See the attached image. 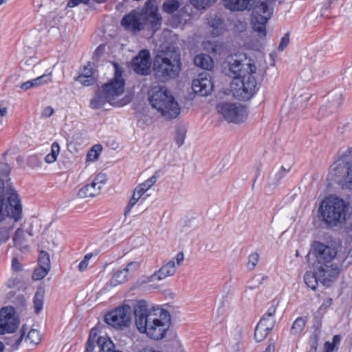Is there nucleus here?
Listing matches in <instances>:
<instances>
[{"label":"nucleus","instance_id":"obj_60","mask_svg":"<svg viewBox=\"0 0 352 352\" xmlns=\"http://www.w3.org/2000/svg\"><path fill=\"white\" fill-rule=\"evenodd\" d=\"M312 349L314 352H316L317 351V340H316L315 342L312 344Z\"/></svg>","mask_w":352,"mask_h":352},{"label":"nucleus","instance_id":"obj_13","mask_svg":"<svg viewBox=\"0 0 352 352\" xmlns=\"http://www.w3.org/2000/svg\"><path fill=\"white\" fill-rule=\"evenodd\" d=\"M104 321L109 325L119 329L129 327L131 322V308L128 305H122L104 316Z\"/></svg>","mask_w":352,"mask_h":352},{"label":"nucleus","instance_id":"obj_30","mask_svg":"<svg viewBox=\"0 0 352 352\" xmlns=\"http://www.w3.org/2000/svg\"><path fill=\"white\" fill-rule=\"evenodd\" d=\"M306 324L305 318L299 317L295 320L291 328V333L294 335L300 334Z\"/></svg>","mask_w":352,"mask_h":352},{"label":"nucleus","instance_id":"obj_40","mask_svg":"<svg viewBox=\"0 0 352 352\" xmlns=\"http://www.w3.org/2000/svg\"><path fill=\"white\" fill-rule=\"evenodd\" d=\"M38 265L50 269V255L45 251H41L38 256Z\"/></svg>","mask_w":352,"mask_h":352},{"label":"nucleus","instance_id":"obj_8","mask_svg":"<svg viewBox=\"0 0 352 352\" xmlns=\"http://www.w3.org/2000/svg\"><path fill=\"white\" fill-rule=\"evenodd\" d=\"M114 76L102 87V91L107 98L108 103L116 107H122L131 101L129 96L122 97L124 91L125 81L122 77L123 70L116 63H113Z\"/></svg>","mask_w":352,"mask_h":352},{"label":"nucleus","instance_id":"obj_4","mask_svg":"<svg viewBox=\"0 0 352 352\" xmlns=\"http://www.w3.org/2000/svg\"><path fill=\"white\" fill-rule=\"evenodd\" d=\"M162 18L158 13V6L155 0H148L141 11L133 10L123 17L121 25L128 31L137 32L146 25L157 30Z\"/></svg>","mask_w":352,"mask_h":352},{"label":"nucleus","instance_id":"obj_28","mask_svg":"<svg viewBox=\"0 0 352 352\" xmlns=\"http://www.w3.org/2000/svg\"><path fill=\"white\" fill-rule=\"evenodd\" d=\"M107 102H108L107 98L101 91L91 100L90 107L92 109H98L103 107Z\"/></svg>","mask_w":352,"mask_h":352},{"label":"nucleus","instance_id":"obj_48","mask_svg":"<svg viewBox=\"0 0 352 352\" xmlns=\"http://www.w3.org/2000/svg\"><path fill=\"white\" fill-rule=\"evenodd\" d=\"M23 265L16 258H13L12 260V271L14 272H19L22 271Z\"/></svg>","mask_w":352,"mask_h":352},{"label":"nucleus","instance_id":"obj_44","mask_svg":"<svg viewBox=\"0 0 352 352\" xmlns=\"http://www.w3.org/2000/svg\"><path fill=\"white\" fill-rule=\"evenodd\" d=\"M140 266V263L138 261H131L129 263L123 270L126 271V274H131L136 272Z\"/></svg>","mask_w":352,"mask_h":352},{"label":"nucleus","instance_id":"obj_17","mask_svg":"<svg viewBox=\"0 0 352 352\" xmlns=\"http://www.w3.org/2000/svg\"><path fill=\"white\" fill-rule=\"evenodd\" d=\"M106 181L107 176L105 174H98L91 184L85 185L78 190V197L80 199H85L98 195Z\"/></svg>","mask_w":352,"mask_h":352},{"label":"nucleus","instance_id":"obj_2","mask_svg":"<svg viewBox=\"0 0 352 352\" xmlns=\"http://www.w3.org/2000/svg\"><path fill=\"white\" fill-rule=\"evenodd\" d=\"M223 69L227 75L234 78L230 85V92L233 97L247 100L258 91L256 66L245 54L229 56Z\"/></svg>","mask_w":352,"mask_h":352},{"label":"nucleus","instance_id":"obj_38","mask_svg":"<svg viewBox=\"0 0 352 352\" xmlns=\"http://www.w3.org/2000/svg\"><path fill=\"white\" fill-rule=\"evenodd\" d=\"M102 151V146L100 145H94L87 153V161L94 162L98 159L100 152Z\"/></svg>","mask_w":352,"mask_h":352},{"label":"nucleus","instance_id":"obj_57","mask_svg":"<svg viewBox=\"0 0 352 352\" xmlns=\"http://www.w3.org/2000/svg\"><path fill=\"white\" fill-rule=\"evenodd\" d=\"M8 113V109L0 104V116L5 117Z\"/></svg>","mask_w":352,"mask_h":352},{"label":"nucleus","instance_id":"obj_12","mask_svg":"<svg viewBox=\"0 0 352 352\" xmlns=\"http://www.w3.org/2000/svg\"><path fill=\"white\" fill-rule=\"evenodd\" d=\"M218 113L227 122L241 124L248 118L247 109L240 104L223 102L217 107Z\"/></svg>","mask_w":352,"mask_h":352},{"label":"nucleus","instance_id":"obj_49","mask_svg":"<svg viewBox=\"0 0 352 352\" xmlns=\"http://www.w3.org/2000/svg\"><path fill=\"white\" fill-rule=\"evenodd\" d=\"M289 36L288 34H285L284 36L280 40L279 43L278 50L283 52L285 48L289 45Z\"/></svg>","mask_w":352,"mask_h":352},{"label":"nucleus","instance_id":"obj_62","mask_svg":"<svg viewBox=\"0 0 352 352\" xmlns=\"http://www.w3.org/2000/svg\"><path fill=\"white\" fill-rule=\"evenodd\" d=\"M4 344L3 342H0V352H3L4 351Z\"/></svg>","mask_w":352,"mask_h":352},{"label":"nucleus","instance_id":"obj_22","mask_svg":"<svg viewBox=\"0 0 352 352\" xmlns=\"http://www.w3.org/2000/svg\"><path fill=\"white\" fill-rule=\"evenodd\" d=\"M204 50L211 52L213 54H221L224 52L223 44L216 40L205 39L201 43Z\"/></svg>","mask_w":352,"mask_h":352},{"label":"nucleus","instance_id":"obj_9","mask_svg":"<svg viewBox=\"0 0 352 352\" xmlns=\"http://www.w3.org/2000/svg\"><path fill=\"white\" fill-rule=\"evenodd\" d=\"M153 108L155 109L166 119L177 118L181 111V107L173 95L164 87L154 91L149 98Z\"/></svg>","mask_w":352,"mask_h":352},{"label":"nucleus","instance_id":"obj_43","mask_svg":"<svg viewBox=\"0 0 352 352\" xmlns=\"http://www.w3.org/2000/svg\"><path fill=\"white\" fill-rule=\"evenodd\" d=\"M275 322V318H271L263 315V316L261 318L258 323H263V325L265 327H267L268 329L272 330L274 327Z\"/></svg>","mask_w":352,"mask_h":352},{"label":"nucleus","instance_id":"obj_47","mask_svg":"<svg viewBox=\"0 0 352 352\" xmlns=\"http://www.w3.org/2000/svg\"><path fill=\"white\" fill-rule=\"evenodd\" d=\"M20 283V279L16 276H12L6 282L8 288H14Z\"/></svg>","mask_w":352,"mask_h":352},{"label":"nucleus","instance_id":"obj_10","mask_svg":"<svg viewBox=\"0 0 352 352\" xmlns=\"http://www.w3.org/2000/svg\"><path fill=\"white\" fill-rule=\"evenodd\" d=\"M153 70L157 78L166 81L175 78L180 72V56L177 52L156 56Z\"/></svg>","mask_w":352,"mask_h":352},{"label":"nucleus","instance_id":"obj_56","mask_svg":"<svg viewBox=\"0 0 352 352\" xmlns=\"http://www.w3.org/2000/svg\"><path fill=\"white\" fill-rule=\"evenodd\" d=\"M331 304H332V299L331 298H328L323 301V302L320 305L319 309L322 310V309H327L329 307H330L331 305Z\"/></svg>","mask_w":352,"mask_h":352},{"label":"nucleus","instance_id":"obj_33","mask_svg":"<svg viewBox=\"0 0 352 352\" xmlns=\"http://www.w3.org/2000/svg\"><path fill=\"white\" fill-rule=\"evenodd\" d=\"M271 330L263 325V323H258L254 332V338L257 342L263 340Z\"/></svg>","mask_w":352,"mask_h":352},{"label":"nucleus","instance_id":"obj_24","mask_svg":"<svg viewBox=\"0 0 352 352\" xmlns=\"http://www.w3.org/2000/svg\"><path fill=\"white\" fill-rule=\"evenodd\" d=\"M45 290L44 287H39L37 288L36 292L34 294L33 303L34 311L36 314L40 313L43 309L44 299H45Z\"/></svg>","mask_w":352,"mask_h":352},{"label":"nucleus","instance_id":"obj_39","mask_svg":"<svg viewBox=\"0 0 352 352\" xmlns=\"http://www.w3.org/2000/svg\"><path fill=\"white\" fill-rule=\"evenodd\" d=\"M50 268L39 266L36 267L32 274V278L34 280H41L45 277L50 271Z\"/></svg>","mask_w":352,"mask_h":352},{"label":"nucleus","instance_id":"obj_46","mask_svg":"<svg viewBox=\"0 0 352 352\" xmlns=\"http://www.w3.org/2000/svg\"><path fill=\"white\" fill-rule=\"evenodd\" d=\"M77 80L85 86H89L94 83L95 79L94 76H78Z\"/></svg>","mask_w":352,"mask_h":352},{"label":"nucleus","instance_id":"obj_14","mask_svg":"<svg viewBox=\"0 0 352 352\" xmlns=\"http://www.w3.org/2000/svg\"><path fill=\"white\" fill-rule=\"evenodd\" d=\"M19 324V316L12 307H5L0 309V334L14 332Z\"/></svg>","mask_w":352,"mask_h":352},{"label":"nucleus","instance_id":"obj_52","mask_svg":"<svg viewBox=\"0 0 352 352\" xmlns=\"http://www.w3.org/2000/svg\"><path fill=\"white\" fill-rule=\"evenodd\" d=\"M96 334H93V332L91 331V333H90V336H89V338L87 342V350H91L93 348H94V343L96 340Z\"/></svg>","mask_w":352,"mask_h":352},{"label":"nucleus","instance_id":"obj_26","mask_svg":"<svg viewBox=\"0 0 352 352\" xmlns=\"http://www.w3.org/2000/svg\"><path fill=\"white\" fill-rule=\"evenodd\" d=\"M25 232L22 229H17L13 238L14 245L23 250L28 248L25 242Z\"/></svg>","mask_w":352,"mask_h":352},{"label":"nucleus","instance_id":"obj_23","mask_svg":"<svg viewBox=\"0 0 352 352\" xmlns=\"http://www.w3.org/2000/svg\"><path fill=\"white\" fill-rule=\"evenodd\" d=\"M194 63L197 67L207 70L211 69L214 65L212 58L203 54L197 55L194 58Z\"/></svg>","mask_w":352,"mask_h":352},{"label":"nucleus","instance_id":"obj_7","mask_svg":"<svg viewBox=\"0 0 352 352\" xmlns=\"http://www.w3.org/2000/svg\"><path fill=\"white\" fill-rule=\"evenodd\" d=\"M328 176L342 190L352 192V146L340 151L339 159L331 166Z\"/></svg>","mask_w":352,"mask_h":352},{"label":"nucleus","instance_id":"obj_58","mask_svg":"<svg viewBox=\"0 0 352 352\" xmlns=\"http://www.w3.org/2000/svg\"><path fill=\"white\" fill-rule=\"evenodd\" d=\"M245 28H246V23L245 22L239 21L238 30L240 32H243V31H244L245 30Z\"/></svg>","mask_w":352,"mask_h":352},{"label":"nucleus","instance_id":"obj_31","mask_svg":"<svg viewBox=\"0 0 352 352\" xmlns=\"http://www.w3.org/2000/svg\"><path fill=\"white\" fill-rule=\"evenodd\" d=\"M34 83V87H39L41 86H43L52 80V72H49L47 74H44L36 78L32 79Z\"/></svg>","mask_w":352,"mask_h":352},{"label":"nucleus","instance_id":"obj_18","mask_svg":"<svg viewBox=\"0 0 352 352\" xmlns=\"http://www.w3.org/2000/svg\"><path fill=\"white\" fill-rule=\"evenodd\" d=\"M213 82L207 73L200 74L192 82V89L195 94L201 96H207L213 91Z\"/></svg>","mask_w":352,"mask_h":352},{"label":"nucleus","instance_id":"obj_19","mask_svg":"<svg viewBox=\"0 0 352 352\" xmlns=\"http://www.w3.org/2000/svg\"><path fill=\"white\" fill-rule=\"evenodd\" d=\"M151 61L148 50H143L133 58L131 67L137 74L147 75L151 70Z\"/></svg>","mask_w":352,"mask_h":352},{"label":"nucleus","instance_id":"obj_20","mask_svg":"<svg viewBox=\"0 0 352 352\" xmlns=\"http://www.w3.org/2000/svg\"><path fill=\"white\" fill-rule=\"evenodd\" d=\"M256 0H222L223 5L231 12L250 10Z\"/></svg>","mask_w":352,"mask_h":352},{"label":"nucleus","instance_id":"obj_16","mask_svg":"<svg viewBox=\"0 0 352 352\" xmlns=\"http://www.w3.org/2000/svg\"><path fill=\"white\" fill-rule=\"evenodd\" d=\"M156 182L157 176L152 175L144 182L140 184L134 189L132 197L129 200L126 207L124 209V216H127L130 213L131 209L134 207L137 202L142 198L143 195L156 183Z\"/></svg>","mask_w":352,"mask_h":352},{"label":"nucleus","instance_id":"obj_11","mask_svg":"<svg viewBox=\"0 0 352 352\" xmlns=\"http://www.w3.org/2000/svg\"><path fill=\"white\" fill-rule=\"evenodd\" d=\"M274 11V2L272 0H260L253 8L250 23L256 36L264 39L267 36L266 25L271 19Z\"/></svg>","mask_w":352,"mask_h":352},{"label":"nucleus","instance_id":"obj_42","mask_svg":"<svg viewBox=\"0 0 352 352\" xmlns=\"http://www.w3.org/2000/svg\"><path fill=\"white\" fill-rule=\"evenodd\" d=\"M278 306V301L274 300L271 302L270 307H268L266 313L264 314L265 316L271 318H275V314L276 311V309Z\"/></svg>","mask_w":352,"mask_h":352},{"label":"nucleus","instance_id":"obj_34","mask_svg":"<svg viewBox=\"0 0 352 352\" xmlns=\"http://www.w3.org/2000/svg\"><path fill=\"white\" fill-rule=\"evenodd\" d=\"M41 336L40 332L36 329H31L25 338V342L32 345L38 344Z\"/></svg>","mask_w":352,"mask_h":352},{"label":"nucleus","instance_id":"obj_27","mask_svg":"<svg viewBox=\"0 0 352 352\" xmlns=\"http://www.w3.org/2000/svg\"><path fill=\"white\" fill-rule=\"evenodd\" d=\"M341 339V336H334L331 342L327 341L324 343L322 352H336L340 344Z\"/></svg>","mask_w":352,"mask_h":352},{"label":"nucleus","instance_id":"obj_41","mask_svg":"<svg viewBox=\"0 0 352 352\" xmlns=\"http://www.w3.org/2000/svg\"><path fill=\"white\" fill-rule=\"evenodd\" d=\"M259 260V255L256 252L251 253L248 256L247 267L250 270H252L256 266Z\"/></svg>","mask_w":352,"mask_h":352},{"label":"nucleus","instance_id":"obj_36","mask_svg":"<svg viewBox=\"0 0 352 352\" xmlns=\"http://www.w3.org/2000/svg\"><path fill=\"white\" fill-rule=\"evenodd\" d=\"M294 98L297 102L305 103L310 99L311 94L307 89H302L296 92Z\"/></svg>","mask_w":352,"mask_h":352},{"label":"nucleus","instance_id":"obj_64","mask_svg":"<svg viewBox=\"0 0 352 352\" xmlns=\"http://www.w3.org/2000/svg\"><path fill=\"white\" fill-rule=\"evenodd\" d=\"M8 1V0H0V5L6 3Z\"/></svg>","mask_w":352,"mask_h":352},{"label":"nucleus","instance_id":"obj_5","mask_svg":"<svg viewBox=\"0 0 352 352\" xmlns=\"http://www.w3.org/2000/svg\"><path fill=\"white\" fill-rule=\"evenodd\" d=\"M349 208V203L344 199L336 195H329L322 201L319 212L325 224L337 226L346 221Z\"/></svg>","mask_w":352,"mask_h":352},{"label":"nucleus","instance_id":"obj_45","mask_svg":"<svg viewBox=\"0 0 352 352\" xmlns=\"http://www.w3.org/2000/svg\"><path fill=\"white\" fill-rule=\"evenodd\" d=\"M91 257V254H87L84 256L82 260L78 264V268L80 272H84L87 268Z\"/></svg>","mask_w":352,"mask_h":352},{"label":"nucleus","instance_id":"obj_50","mask_svg":"<svg viewBox=\"0 0 352 352\" xmlns=\"http://www.w3.org/2000/svg\"><path fill=\"white\" fill-rule=\"evenodd\" d=\"M10 237V230L6 228L0 230V243L6 241Z\"/></svg>","mask_w":352,"mask_h":352},{"label":"nucleus","instance_id":"obj_37","mask_svg":"<svg viewBox=\"0 0 352 352\" xmlns=\"http://www.w3.org/2000/svg\"><path fill=\"white\" fill-rule=\"evenodd\" d=\"M187 129L184 126H179L177 129L175 142L178 146H181L185 140Z\"/></svg>","mask_w":352,"mask_h":352},{"label":"nucleus","instance_id":"obj_1","mask_svg":"<svg viewBox=\"0 0 352 352\" xmlns=\"http://www.w3.org/2000/svg\"><path fill=\"white\" fill-rule=\"evenodd\" d=\"M313 252L316 258L314 272H307L304 275L305 284L313 290L318 282L324 286H331L337 280L341 270L352 263V248L346 252L342 248L316 241L313 245Z\"/></svg>","mask_w":352,"mask_h":352},{"label":"nucleus","instance_id":"obj_63","mask_svg":"<svg viewBox=\"0 0 352 352\" xmlns=\"http://www.w3.org/2000/svg\"><path fill=\"white\" fill-rule=\"evenodd\" d=\"M94 1H96V3H102L104 1H105L106 0H94Z\"/></svg>","mask_w":352,"mask_h":352},{"label":"nucleus","instance_id":"obj_35","mask_svg":"<svg viewBox=\"0 0 352 352\" xmlns=\"http://www.w3.org/2000/svg\"><path fill=\"white\" fill-rule=\"evenodd\" d=\"M179 2L177 0H168L163 3V10L168 14H172L179 8Z\"/></svg>","mask_w":352,"mask_h":352},{"label":"nucleus","instance_id":"obj_15","mask_svg":"<svg viewBox=\"0 0 352 352\" xmlns=\"http://www.w3.org/2000/svg\"><path fill=\"white\" fill-rule=\"evenodd\" d=\"M184 258V254L179 252L171 260L163 265L159 270L150 276L148 278V281H160L167 277L173 276L176 272L177 267L182 264Z\"/></svg>","mask_w":352,"mask_h":352},{"label":"nucleus","instance_id":"obj_51","mask_svg":"<svg viewBox=\"0 0 352 352\" xmlns=\"http://www.w3.org/2000/svg\"><path fill=\"white\" fill-rule=\"evenodd\" d=\"M89 2V0H69L67 3V6L69 8H74L80 3L88 4Z\"/></svg>","mask_w":352,"mask_h":352},{"label":"nucleus","instance_id":"obj_3","mask_svg":"<svg viewBox=\"0 0 352 352\" xmlns=\"http://www.w3.org/2000/svg\"><path fill=\"white\" fill-rule=\"evenodd\" d=\"M135 324L148 338L159 341L166 338L171 324L169 311L145 300L138 301L133 308Z\"/></svg>","mask_w":352,"mask_h":352},{"label":"nucleus","instance_id":"obj_61","mask_svg":"<svg viewBox=\"0 0 352 352\" xmlns=\"http://www.w3.org/2000/svg\"><path fill=\"white\" fill-rule=\"evenodd\" d=\"M138 352H151V351L150 349H148L144 348V349H142L141 350H140Z\"/></svg>","mask_w":352,"mask_h":352},{"label":"nucleus","instance_id":"obj_53","mask_svg":"<svg viewBox=\"0 0 352 352\" xmlns=\"http://www.w3.org/2000/svg\"><path fill=\"white\" fill-rule=\"evenodd\" d=\"M53 113L54 109L50 106H47L43 109L41 115L44 118H50L53 115Z\"/></svg>","mask_w":352,"mask_h":352},{"label":"nucleus","instance_id":"obj_59","mask_svg":"<svg viewBox=\"0 0 352 352\" xmlns=\"http://www.w3.org/2000/svg\"><path fill=\"white\" fill-rule=\"evenodd\" d=\"M275 346L273 344H269L263 352H274Z\"/></svg>","mask_w":352,"mask_h":352},{"label":"nucleus","instance_id":"obj_21","mask_svg":"<svg viewBox=\"0 0 352 352\" xmlns=\"http://www.w3.org/2000/svg\"><path fill=\"white\" fill-rule=\"evenodd\" d=\"M207 23L211 28V34L213 36H219L226 31L223 21L217 16H209L207 18Z\"/></svg>","mask_w":352,"mask_h":352},{"label":"nucleus","instance_id":"obj_6","mask_svg":"<svg viewBox=\"0 0 352 352\" xmlns=\"http://www.w3.org/2000/svg\"><path fill=\"white\" fill-rule=\"evenodd\" d=\"M7 218L17 222L22 218V204L16 190L0 178V223Z\"/></svg>","mask_w":352,"mask_h":352},{"label":"nucleus","instance_id":"obj_32","mask_svg":"<svg viewBox=\"0 0 352 352\" xmlns=\"http://www.w3.org/2000/svg\"><path fill=\"white\" fill-rule=\"evenodd\" d=\"M190 3L197 10H206L214 5L218 0H190Z\"/></svg>","mask_w":352,"mask_h":352},{"label":"nucleus","instance_id":"obj_25","mask_svg":"<svg viewBox=\"0 0 352 352\" xmlns=\"http://www.w3.org/2000/svg\"><path fill=\"white\" fill-rule=\"evenodd\" d=\"M129 280V274H126V271L124 270L116 272L109 280L107 286L116 287L119 285L123 284Z\"/></svg>","mask_w":352,"mask_h":352},{"label":"nucleus","instance_id":"obj_29","mask_svg":"<svg viewBox=\"0 0 352 352\" xmlns=\"http://www.w3.org/2000/svg\"><path fill=\"white\" fill-rule=\"evenodd\" d=\"M60 146L57 142H53L51 145L50 152L45 156V162L52 164L56 161L60 153Z\"/></svg>","mask_w":352,"mask_h":352},{"label":"nucleus","instance_id":"obj_55","mask_svg":"<svg viewBox=\"0 0 352 352\" xmlns=\"http://www.w3.org/2000/svg\"><path fill=\"white\" fill-rule=\"evenodd\" d=\"M79 76H93V70L91 64L85 66L83 72Z\"/></svg>","mask_w":352,"mask_h":352},{"label":"nucleus","instance_id":"obj_54","mask_svg":"<svg viewBox=\"0 0 352 352\" xmlns=\"http://www.w3.org/2000/svg\"><path fill=\"white\" fill-rule=\"evenodd\" d=\"M19 88L23 89V90H25V91H27V90H29L30 89L34 88L32 80H28V81H26L25 82L21 83L19 85Z\"/></svg>","mask_w":352,"mask_h":352}]
</instances>
